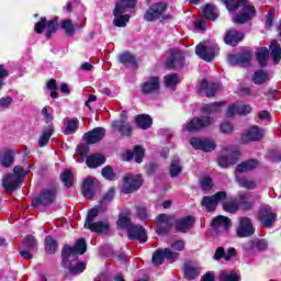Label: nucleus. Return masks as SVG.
<instances>
[{
  "label": "nucleus",
  "mask_w": 281,
  "mask_h": 281,
  "mask_svg": "<svg viewBox=\"0 0 281 281\" xmlns=\"http://www.w3.org/2000/svg\"><path fill=\"white\" fill-rule=\"evenodd\" d=\"M164 260L165 259V255H164V249L159 248L157 249L151 257V262L153 265H155L156 267H159L161 265H164Z\"/></svg>",
  "instance_id": "obj_53"
},
{
  "label": "nucleus",
  "mask_w": 281,
  "mask_h": 281,
  "mask_svg": "<svg viewBox=\"0 0 281 281\" xmlns=\"http://www.w3.org/2000/svg\"><path fill=\"white\" fill-rule=\"evenodd\" d=\"M133 225V221L131 220V215L127 213H120L119 220L116 222L117 229H128Z\"/></svg>",
  "instance_id": "obj_42"
},
{
  "label": "nucleus",
  "mask_w": 281,
  "mask_h": 281,
  "mask_svg": "<svg viewBox=\"0 0 281 281\" xmlns=\"http://www.w3.org/2000/svg\"><path fill=\"white\" fill-rule=\"evenodd\" d=\"M251 80L254 85H265V82L269 81V74L266 70L259 69L255 71Z\"/></svg>",
  "instance_id": "obj_46"
},
{
  "label": "nucleus",
  "mask_w": 281,
  "mask_h": 281,
  "mask_svg": "<svg viewBox=\"0 0 281 281\" xmlns=\"http://www.w3.org/2000/svg\"><path fill=\"white\" fill-rule=\"evenodd\" d=\"M245 38V33L236 30L226 31L224 36V43L231 45V47H236L240 41Z\"/></svg>",
  "instance_id": "obj_27"
},
{
  "label": "nucleus",
  "mask_w": 281,
  "mask_h": 281,
  "mask_svg": "<svg viewBox=\"0 0 281 281\" xmlns=\"http://www.w3.org/2000/svg\"><path fill=\"white\" fill-rule=\"evenodd\" d=\"M260 166V160L256 158H251L245 161H241L236 166L235 172H239V175H244V172H251L256 170Z\"/></svg>",
  "instance_id": "obj_28"
},
{
  "label": "nucleus",
  "mask_w": 281,
  "mask_h": 281,
  "mask_svg": "<svg viewBox=\"0 0 281 281\" xmlns=\"http://www.w3.org/2000/svg\"><path fill=\"white\" fill-rule=\"evenodd\" d=\"M265 138V130L258 125L250 126L245 135L241 136L243 144H249V142H262Z\"/></svg>",
  "instance_id": "obj_14"
},
{
  "label": "nucleus",
  "mask_w": 281,
  "mask_h": 281,
  "mask_svg": "<svg viewBox=\"0 0 281 281\" xmlns=\"http://www.w3.org/2000/svg\"><path fill=\"white\" fill-rule=\"evenodd\" d=\"M165 85L166 87H170V89H175V87L179 85V75H177V72H172L165 76Z\"/></svg>",
  "instance_id": "obj_51"
},
{
  "label": "nucleus",
  "mask_w": 281,
  "mask_h": 281,
  "mask_svg": "<svg viewBox=\"0 0 281 281\" xmlns=\"http://www.w3.org/2000/svg\"><path fill=\"white\" fill-rule=\"evenodd\" d=\"M137 0H117L115 2V14H125L127 10H135Z\"/></svg>",
  "instance_id": "obj_30"
},
{
  "label": "nucleus",
  "mask_w": 281,
  "mask_h": 281,
  "mask_svg": "<svg viewBox=\"0 0 281 281\" xmlns=\"http://www.w3.org/2000/svg\"><path fill=\"white\" fill-rule=\"evenodd\" d=\"M88 168H100L103 164H106V158L102 154H94L86 159Z\"/></svg>",
  "instance_id": "obj_32"
},
{
  "label": "nucleus",
  "mask_w": 281,
  "mask_h": 281,
  "mask_svg": "<svg viewBox=\"0 0 281 281\" xmlns=\"http://www.w3.org/2000/svg\"><path fill=\"white\" fill-rule=\"evenodd\" d=\"M59 179L61 183H64V187L69 190L70 188H74L75 178H74V171L71 169H65L60 176Z\"/></svg>",
  "instance_id": "obj_36"
},
{
  "label": "nucleus",
  "mask_w": 281,
  "mask_h": 281,
  "mask_svg": "<svg viewBox=\"0 0 281 281\" xmlns=\"http://www.w3.org/2000/svg\"><path fill=\"white\" fill-rule=\"evenodd\" d=\"M268 159L271 164H280L281 162V154L276 149L268 150Z\"/></svg>",
  "instance_id": "obj_64"
},
{
  "label": "nucleus",
  "mask_w": 281,
  "mask_h": 281,
  "mask_svg": "<svg viewBox=\"0 0 281 281\" xmlns=\"http://www.w3.org/2000/svg\"><path fill=\"white\" fill-rule=\"evenodd\" d=\"M161 89V81L158 76H151L147 81L143 82L140 86V91L143 95H150Z\"/></svg>",
  "instance_id": "obj_19"
},
{
  "label": "nucleus",
  "mask_w": 281,
  "mask_h": 281,
  "mask_svg": "<svg viewBox=\"0 0 281 281\" xmlns=\"http://www.w3.org/2000/svg\"><path fill=\"white\" fill-rule=\"evenodd\" d=\"M44 247L46 254H48L49 256H54V254L58 251V241L54 239V237L48 235L44 239Z\"/></svg>",
  "instance_id": "obj_39"
},
{
  "label": "nucleus",
  "mask_w": 281,
  "mask_h": 281,
  "mask_svg": "<svg viewBox=\"0 0 281 281\" xmlns=\"http://www.w3.org/2000/svg\"><path fill=\"white\" fill-rule=\"evenodd\" d=\"M87 254V239L79 238L76 240L74 246L65 244L61 248V258L64 262H67V258H76V256H83Z\"/></svg>",
  "instance_id": "obj_5"
},
{
  "label": "nucleus",
  "mask_w": 281,
  "mask_h": 281,
  "mask_svg": "<svg viewBox=\"0 0 281 281\" xmlns=\"http://www.w3.org/2000/svg\"><path fill=\"white\" fill-rule=\"evenodd\" d=\"M195 54L199 56V58H201V60H205V63H212L213 58H216V48L199 44L195 47Z\"/></svg>",
  "instance_id": "obj_20"
},
{
  "label": "nucleus",
  "mask_w": 281,
  "mask_h": 281,
  "mask_svg": "<svg viewBox=\"0 0 281 281\" xmlns=\"http://www.w3.org/2000/svg\"><path fill=\"white\" fill-rule=\"evenodd\" d=\"M278 218V214L273 212L271 207L260 206L258 210L257 221L269 229L272 225H276V220Z\"/></svg>",
  "instance_id": "obj_10"
},
{
  "label": "nucleus",
  "mask_w": 281,
  "mask_h": 281,
  "mask_svg": "<svg viewBox=\"0 0 281 281\" xmlns=\"http://www.w3.org/2000/svg\"><path fill=\"white\" fill-rule=\"evenodd\" d=\"M237 238H249L256 234L254 223L249 217H239V223L236 228Z\"/></svg>",
  "instance_id": "obj_11"
},
{
  "label": "nucleus",
  "mask_w": 281,
  "mask_h": 281,
  "mask_svg": "<svg viewBox=\"0 0 281 281\" xmlns=\"http://www.w3.org/2000/svg\"><path fill=\"white\" fill-rule=\"evenodd\" d=\"M59 27L64 30L66 36L71 37L76 34V26H74V22L71 19L61 20Z\"/></svg>",
  "instance_id": "obj_45"
},
{
  "label": "nucleus",
  "mask_w": 281,
  "mask_h": 281,
  "mask_svg": "<svg viewBox=\"0 0 281 281\" xmlns=\"http://www.w3.org/2000/svg\"><path fill=\"white\" fill-rule=\"evenodd\" d=\"M101 175L108 181H116L117 180V175H115V171H113V167H111V166H105L101 170Z\"/></svg>",
  "instance_id": "obj_55"
},
{
  "label": "nucleus",
  "mask_w": 281,
  "mask_h": 281,
  "mask_svg": "<svg viewBox=\"0 0 281 281\" xmlns=\"http://www.w3.org/2000/svg\"><path fill=\"white\" fill-rule=\"evenodd\" d=\"M183 172V168L181 167V159L179 157H173L170 164L169 173L172 179L178 177Z\"/></svg>",
  "instance_id": "obj_43"
},
{
  "label": "nucleus",
  "mask_w": 281,
  "mask_h": 281,
  "mask_svg": "<svg viewBox=\"0 0 281 281\" xmlns=\"http://www.w3.org/2000/svg\"><path fill=\"white\" fill-rule=\"evenodd\" d=\"M227 199V192L220 191L213 195H204L201 200L202 207H205L207 213L216 212V207H218V203L221 201H225Z\"/></svg>",
  "instance_id": "obj_8"
},
{
  "label": "nucleus",
  "mask_w": 281,
  "mask_h": 281,
  "mask_svg": "<svg viewBox=\"0 0 281 281\" xmlns=\"http://www.w3.org/2000/svg\"><path fill=\"white\" fill-rule=\"evenodd\" d=\"M186 65V57L183 56V53L181 50H171L169 58L166 61V67L168 69H175V67H179L180 69H183V66Z\"/></svg>",
  "instance_id": "obj_23"
},
{
  "label": "nucleus",
  "mask_w": 281,
  "mask_h": 281,
  "mask_svg": "<svg viewBox=\"0 0 281 281\" xmlns=\"http://www.w3.org/2000/svg\"><path fill=\"white\" fill-rule=\"evenodd\" d=\"M11 175H14L19 179V181L23 183L25 177L30 175V171H25V168H23V166H15L13 168V173Z\"/></svg>",
  "instance_id": "obj_59"
},
{
  "label": "nucleus",
  "mask_w": 281,
  "mask_h": 281,
  "mask_svg": "<svg viewBox=\"0 0 281 281\" xmlns=\"http://www.w3.org/2000/svg\"><path fill=\"white\" fill-rule=\"evenodd\" d=\"M225 104H227V101H216L213 103H205L201 108V113L205 115H213V113H221Z\"/></svg>",
  "instance_id": "obj_29"
},
{
  "label": "nucleus",
  "mask_w": 281,
  "mask_h": 281,
  "mask_svg": "<svg viewBox=\"0 0 281 281\" xmlns=\"http://www.w3.org/2000/svg\"><path fill=\"white\" fill-rule=\"evenodd\" d=\"M115 199V188H110L102 196L101 201L99 202V207L106 206V203H111Z\"/></svg>",
  "instance_id": "obj_50"
},
{
  "label": "nucleus",
  "mask_w": 281,
  "mask_h": 281,
  "mask_svg": "<svg viewBox=\"0 0 281 281\" xmlns=\"http://www.w3.org/2000/svg\"><path fill=\"white\" fill-rule=\"evenodd\" d=\"M128 240H138L139 243H146L148 240V235L146 234V228L142 225L132 224L127 229Z\"/></svg>",
  "instance_id": "obj_17"
},
{
  "label": "nucleus",
  "mask_w": 281,
  "mask_h": 281,
  "mask_svg": "<svg viewBox=\"0 0 281 281\" xmlns=\"http://www.w3.org/2000/svg\"><path fill=\"white\" fill-rule=\"evenodd\" d=\"M53 135H54V126L52 124H48V126L43 131L38 139L40 148H45V146L49 144V139H52Z\"/></svg>",
  "instance_id": "obj_37"
},
{
  "label": "nucleus",
  "mask_w": 281,
  "mask_h": 281,
  "mask_svg": "<svg viewBox=\"0 0 281 281\" xmlns=\"http://www.w3.org/2000/svg\"><path fill=\"white\" fill-rule=\"evenodd\" d=\"M117 60L121 65H131V67H134L135 69L138 67L137 58L128 52L120 54Z\"/></svg>",
  "instance_id": "obj_35"
},
{
  "label": "nucleus",
  "mask_w": 281,
  "mask_h": 281,
  "mask_svg": "<svg viewBox=\"0 0 281 281\" xmlns=\"http://www.w3.org/2000/svg\"><path fill=\"white\" fill-rule=\"evenodd\" d=\"M239 205L244 212H249V210H254V203L247 201V193L239 195Z\"/></svg>",
  "instance_id": "obj_58"
},
{
  "label": "nucleus",
  "mask_w": 281,
  "mask_h": 281,
  "mask_svg": "<svg viewBox=\"0 0 281 281\" xmlns=\"http://www.w3.org/2000/svg\"><path fill=\"white\" fill-rule=\"evenodd\" d=\"M183 273L187 280H196V278H199V270H196V267L192 266L190 261L184 263Z\"/></svg>",
  "instance_id": "obj_44"
},
{
  "label": "nucleus",
  "mask_w": 281,
  "mask_h": 281,
  "mask_svg": "<svg viewBox=\"0 0 281 281\" xmlns=\"http://www.w3.org/2000/svg\"><path fill=\"white\" fill-rule=\"evenodd\" d=\"M106 135V130L104 127H94L92 131L83 134V139L87 144H98L102 142Z\"/></svg>",
  "instance_id": "obj_22"
},
{
  "label": "nucleus",
  "mask_w": 281,
  "mask_h": 281,
  "mask_svg": "<svg viewBox=\"0 0 281 281\" xmlns=\"http://www.w3.org/2000/svg\"><path fill=\"white\" fill-rule=\"evenodd\" d=\"M224 212H228L229 214H236L238 212V203L235 201H228L223 203Z\"/></svg>",
  "instance_id": "obj_61"
},
{
  "label": "nucleus",
  "mask_w": 281,
  "mask_h": 281,
  "mask_svg": "<svg viewBox=\"0 0 281 281\" xmlns=\"http://www.w3.org/2000/svg\"><path fill=\"white\" fill-rule=\"evenodd\" d=\"M21 183L23 182L12 173H7L2 178V188L7 194H14V192L19 190V186H21Z\"/></svg>",
  "instance_id": "obj_18"
},
{
  "label": "nucleus",
  "mask_w": 281,
  "mask_h": 281,
  "mask_svg": "<svg viewBox=\"0 0 281 281\" xmlns=\"http://www.w3.org/2000/svg\"><path fill=\"white\" fill-rule=\"evenodd\" d=\"M78 119H72L67 122L66 128L64 131L65 135H74L78 131Z\"/></svg>",
  "instance_id": "obj_57"
},
{
  "label": "nucleus",
  "mask_w": 281,
  "mask_h": 281,
  "mask_svg": "<svg viewBox=\"0 0 281 281\" xmlns=\"http://www.w3.org/2000/svg\"><path fill=\"white\" fill-rule=\"evenodd\" d=\"M190 144L194 150H202L203 153H214L216 150V142L210 138L192 137Z\"/></svg>",
  "instance_id": "obj_13"
},
{
  "label": "nucleus",
  "mask_w": 281,
  "mask_h": 281,
  "mask_svg": "<svg viewBox=\"0 0 281 281\" xmlns=\"http://www.w3.org/2000/svg\"><path fill=\"white\" fill-rule=\"evenodd\" d=\"M144 186V179L139 175L133 176V173H126L123 177L122 193L123 194H133L137 192L139 188Z\"/></svg>",
  "instance_id": "obj_7"
},
{
  "label": "nucleus",
  "mask_w": 281,
  "mask_h": 281,
  "mask_svg": "<svg viewBox=\"0 0 281 281\" xmlns=\"http://www.w3.org/2000/svg\"><path fill=\"white\" fill-rule=\"evenodd\" d=\"M200 187L202 188V190L204 192H210V190H212V188H214V180H212V177H210V176H204L200 180Z\"/></svg>",
  "instance_id": "obj_54"
},
{
  "label": "nucleus",
  "mask_w": 281,
  "mask_h": 281,
  "mask_svg": "<svg viewBox=\"0 0 281 281\" xmlns=\"http://www.w3.org/2000/svg\"><path fill=\"white\" fill-rule=\"evenodd\" d=\"M165 260H169V262H177L179 260V252L172 251L170 248L162 249Z\"/></svg>",
  "instance_id": "obj_60"
},
{
  "label": "nucleus",
  "mask_w": 281,
  "mask_h": 281,
  "mask_svg": "<svg viewBox=\"0 0 281 281\" xmlns=\"http://www.w3.org/2000/svg\"><path fill=\"white\" fill-rule=\"evenodd\" d=\"M146 157V149L142 145H135L133 150H127L125 153V161H133L135 159L136 164H142Z\"/></svg>",
  "instance_id": "obj_25"
},
{
  "label": "nucleus",
  "mask_w": 281,
  "mask_h": 281,
  "mask_svg": "<svg viewBox=\"0 0 281 281\" xmlns=\"http://www.w3.org/2000/svg\"><path fill=\"white\" fill-rule=\"evenodd\" d=\"M74 260H76V257L67 258V261L65 262L64 257H61L60 267L63 269H67L70 276L76 277V276H80V273H85V271H87V263L85 261H79L74 266L71 265Z\"/></svg>",
  "instance_id": "obj_12"
},
{
  "label": "nucleus",
  "mask_w": 281,
  "mask_h": 281,
  "mask_svg": "<svg viewBox=\"0 0 281 281\" xmlns=\"http://www.w3.org/2000/svg\"><path fill=\"white\" fill-rule=\"evenodd\" d=\"M202 12H203V16H204V19H206V21H214L218 16L214 12V7L212 4H205Z\"/></svg>",
  "instance_id": "obj_52"
},
{
  "label": "nucleus",
  "mask_w": 281,
  "mask_h": 281,
  "mask_svg": "<svg viewBox=\"0 0 281 281\" xmlns=\"http://www.w3.org/2000/svg\"><path fill=\"white\" fill-rule=\"evenodd\" d=\"M232 226V220L224 215H217L212 220L211 227H225L227 229Z\"/></svg>",
  "instance_id": "obj_41"
},
{
  "label": "nucleus",
  "mask_w": 281,
  "mask_h": 281,
  "mask_svg": "<svg viewBox=\"0 0 281 281\" xmlns=\"http://www.w3.org/2000/svg\"><path fill=\"white\" fill-rule=\"evenodd\" d=\"M218 83L210 82L207 79H202L199 86V93H204L206 98H214L218 93Z\"/></svg>",
  "instance_id": "obj_26"
},
{
  "label": "nucleus",
  "mask_w": 281,
  "mask_h": 281,
  "mask_svg": "<svg viewBox=\"0 0 281 281\" xmlns=\"http://www.w3.org/2000/svg\"><path fill=\"white\" fill-rule=\"evenodd\" d=\"M14 157H16L14 149L3 147L0 149V166L2 168H12L14 166Z\"/></svg>",
  "instance_id": "obj_24"
},
{
  "label": "nucleus",
  "mask_w": 281,
  "mask_h": 281,
  "mask_svg": "<svg viewBox=\"0 0 281 281\" xmlns=\"http://www.w3.org/2000/svg\"><path fill=\"white\" fill-rule=\"evenodd\" d=\"M58 192H60V184L58 182L41 189L38 194L32 199L31 207H38L41 205L42 207H52L58 201Z\"/></svg>",
  "instance_id": "obj_2"
},
{
  "label": "nucleus",
  "mask_w": 281,
  "mask_h": 281,
  "mask_svg": "<svg viewBox=\"0 0 281 281\" xmlns=\"http://www.w3.org/2000/svg\"><path fill=\"white\" fill-rule=\"evenodd\" d=\"M93 179L86 178L82 183V194L85 199L91 201L95 196V191H93Z\"/></svg>",
  "instance_id": "obj_34"
},
{
  "label": "nucleus",
  "mask_w": 281,
  "mask_h": 281,
  "mask_svg": "<svg viewBox=\"0 0 281 281\" xmlns=\"http://www.w3.org/2000/svg\"><path fill=\"white\" fill-rule=\"evenodd\" d=\"M251 58H254L251 52L249 49H245L237 54L228 55L227 63L232 65V67H236L238 65H241V67H249Z\"/></svg>",
  "instance_id": "obj_9"
},
{
  "label": "nucleus",
  "mask_w": 281,
  "mask_h": 281,
  "mask_svg": "<svg viewBox=\"0 0 281 281\" xmlns=\"http://www.w3.org/2000/svg\"><path fill=\"white\" fill-rule=\"evenodd\" d=\"M251 113V105L237 102V115H249Z\"/></svg>",
  "instance_id": "obj_63"
},
{
  "label": "nucleus",
  "mask_w": 281,
  "mask_h": 281,
  "mask_svg": "<svg viewBox=\"0 0 281 281\" xmlns=\"http://www.w3.org/2000/svg\"><path fill=\"white\" fill-rule=\"evenodd\" d=\"M135 124L142 131H148L153 126V117L148 114H138L135 116Z\"/></svg>",
  "instance_id": "obj_31"
},
{
  "label": "nucleus",
  "mask_w": 281,
  "mask_h": 281,
  "mask_svg": "<svg viewBox=\"0 0 281 281\" xmlns=\"http://www.w3.org/2000/svg\"><path fill=\"white\" fill-rule=\"evenodd\" d=\"M126 114H122L120 121L112 123V128H116L122 137H131L133 135V126L126 122Z\"/></svg>",
  "instance_id": "obj_21"
},
{
  "label": "nucleus",
  "mask_w": 281,
  "mask_h": 281,
  "mask_svg": "<svg viewBox=\"0 0 281 281\" xmlns=\"http://www.w3.org/2000/svg\"><path fill=\"white\" fill-rule=\"evenodd\" d=\"M112 14L114 16L113 25H115V27H126V25H128V22L131 21V16L128 14L115 13V9Z\"/></svg>",
  "instance_id": "obj_38"
},
{
  "label": "nucleus",
  "mask_w": 281,
  "mask_h": 281,
  "mask_svg": "<svg viewBox=\"0 0 281 281\" xmlns=\"http://www.w3.org/2000/svg\"><path fill=\"white\" fill-rule=\"evenodd\" d=\"M240 280V277L236 274V272L227 273V271H222L220 276V281H238Z\"/></svg>",
  "instance_id": "obj_62"
},
{
  "label": "nucleus",
  "mask_w": 281,
  "mask_h": 281,
  "mask_svg": "<svg viewBox=\"0 0 281 281\" xmlns=\"http://www.w3.org/2000/svg\"><path fill=\"white\" fill-rule=\"evenodd\" d=\"M170 221H172V217H170V215L166 213H161L158 215V218L156 221V234H158V236L170 234V229H172V224L170 223Z\"/></svg>",
  "instance_id": "obj_16"
},
{
  "label": "nucleus",
  "mask_w": 281,
  "mask_h": 281,
  "mask_svg": "<svg viewBox=\"0 0 281 281\" xmlns=\"http://www.w3.org/2000/svg\"><path fill=\"white\" fill-rule=\"evenodd\" d=\"M166 12H168V2H155L145 11L143 19L147 23H156V21L164 23L172 19V14H166Z\"/></svg>",
  "instance_id": "obj_3"
},
{
  "label": "nucleus",
  "mask_w": 281,
  "mask_h": 281,
  "mask_svg": "<svg viewBox=\"0 0 281 281\" xmlns=\"http://www.w3.org/2000/svg\"><path fill=\"white\" fill-rule=\"evenodd\" d=\"M100 212H106V205L100 207V204H98L97 207L90 209L85 221V227L91 225Z\"/></svg>",
  "instance_id": "obj_40"
},
{
  "label": "nucleus",
  "mask_w": 281,
  "mask_h": 281,
  "mask_svg": "<svg viewBox=\"0 0 281 281\" xmlns=\"http://www.w3.org/2000/svg\"><path fill=\"white\" fill-rule=\"evenodd\" d=\"M237 183L240 188H245L246 190H256V181L247 180V178H236Z\"/></svg>",
  "instance_id": "obj_56"
},
{
  "label": "nucleus",
  "mask_w": 281,
  "mask_h": 281,
  "mask_svg": "<svg viewBox=\"0 0 281 281\" xmlns=\"http://www.w3.org/2000/svg\"><path fill=\"white\" fill-rule=\"evenodd\" d=\"M58 23H60V18L55 15L53 19L47 20L46 16H41L40 20L34 24V31L36 34H43L45 32V38L49 41L53 34L58 32Z\"/></svg>",
  "instance_id": "obj_4"
},
{
  "label": "nucleus",
  "mask_w": 281,
  "mask_h": 281,
  "mask_svg": "<svg viewBox=\"0 0 281 281\" xmlns=\"http://www.w3.org/2000/svg\"><path fill=\"white\" fill-rule=\"evenodd\" d=\"M223 3L229 10V12H236L238 8H241L234 16V23L237 25H245L249 23L256 16V7L249 3V0H223Z\"/></svg>",
  "instance_id": "obj_1"
},
{
  "label": "nucleus",
  "mask_w": 281,
  "mask_h": 281,
  "mask_svg": "<svg viewBox=\"0 0 281 281\" xmlns=\"http://www.w3.org/2000/svg\"><path fill=\"white\" fill-rule=\"evenodd\" d=\"M270 56H271L272 61H273L274 65H280L281 47H280V44H278V42H273L270 45Z\"/></svg>",
  "instance_id": "obj_47"
},
{
  "label": "nucleus",
  "mask_w": 281,
  "mask_h": 281,
  "mask_svg": "<svg viewBox=\"0 0 281 281\" xmlns=\"http://www.w3.org/2000/svg\"><path fill=\"white\" fill-rule=\"evenodd\" d=\"M194 223H196V218L192 215H188L186 217L175 220L173 226L176 232H179L180 234H188V232L194 227Z\"/></svg>",
  "instance_id": "obj_15"
},
{
  "label": "nucleus",
  "mask_w": 281,
  "mask_h": 281,
  "mask_svg": "<svg viewBox=\"0 0 281 281\" xmlns=\"http://www.w3.org/2000/svg\"><path fill=\"white\" fill-rule=\"evenodd\" d=\"M36 237H34V235H26L22 239V245L20 247H22V249H26L27 251H32L33 249H36Z\"/></svg>",
  "instance_id": "obj_48"
},
{
  "label": "nucleus",
  "mask_w": 281,
  "mask_h": 281,
  "mask_svg": "<svg viewBox=\"0 0 281 281\" xmlns=\"http://www.w3.org/2000/svg\"><path fill=\"white\" fill-rule=\"evenodd\" d=\"M214 124V117L210 115H202L193 117L186 126V131L189 133H199V131H205Z\"/></svg>",
  "instance_id": "obj_6"
},
{
  "label": "nucleus",
  "mask_w": 281,
  "mask_h": 281,
  "mask_svg": "<svg viewBox=\"0 0 281 281\" xmlns=\"http://www.w3.org/2000/svg\"><path fill=\"white\" fill-rule=\"evenodd\" d=\"M85 227L86 229H90V232H94V234H104V232H109V229H111V225L102 221L92 222Z\"/></svg>",
  "instance_id": "obj_33"
},
{
  "label": "nucleus",
  "mask_w": 281,
  "mask_h": 281,
  "mask_svg": "<svg viewBox=\"0 0 281 281\" xmlns=\"http://www.w3.org/2000/svg\"><path fill=\"white\" fill-rule=\"evenodd\" d=\"M269 56V48L261 47L258 52H256V58L259 63V66L265 68L267 67V57Z\"/></svg>",
  "instance_id": "obj_49"
}]
</instances>
